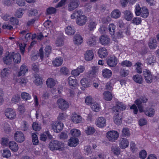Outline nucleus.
<instances>
[{"label": "nucleus", "mask_w": 159, "mask_h": 159, "mask_svg": "<svg viewBox=\"0 0 159 159\" xmlns=\"http://www.w3.org/2000/svg\"><path fill=\"white\" fill-rule=\"evenodd\" d=\"M49 148L52 151L55 150H62L63 144L57 140H52L49 143Z\"/></svg>", "instance_id": "obj_1"}, {"label": "nucleus", "mask_w": 159, "mask_h": 159, "mask_svg": "<svg viewBox=\"0 0 159 159\" xmlns=\"http://www.w3.org/2000/svg\"><path fill=\"white\" fill-rule=\"evenodd\" d=\"M106 136L109 141L114 142L117 139L119 136V134L116 131H110L107 133Z\"/></svg>", "instance_id": "obj_2"}, {"label": "nucleus", "mask_w": 159, "mask_h": 159, "mask_svg": "<svg viewBox=\"0 0 159 159\" xmlns=\"http://www.w3.org/2000/svg\"><path fill=\"white\" fill-rule=\"evenodd\" d=\"M57 104L59 108L62 110L67 109L69 106V103L65 100L59 98L57 101Z\"/></svg>", "instance_id": "obj_3"}, {"label": "nucleus", "mask_w": 159, "mask_h": 159, "mask_svg": "<svg viewBox=\"0 0 159 159\" xmlns=\"http://www.w3.org/2000/svg\"><path fill=\"white\" fill-rule=\"evenodd\" d=\"M52 129L57 133L60 132L63 128V124L61 122L52 121L51 124Z\"/></svg>", "instance_id": "obj_4"}, {"label": "nucleus", "mask_w": 159, "mask_h": 159, "mask_svg": "<svg viewBox=\"0 0 159 159\" xmlns=\"http://www.w3.org/2000/svg\"><path fill=\"white\" fill-rule=\"evenodd\" d=\"M126 106L122 103L118 102L116 103V106L113 107L112 108V113L115 114L116 113H119L120 111H123L125 109Z\"/></svg>", "instance_id": "obj_5"}, {"label": "nucleus", "mask_w": 159, "mask_h": 159, "mask_svg": "<svg viewBox=\"0 0 159 159\" xmlns=\"http://www.w3.org/2000/svg\"><path fill=\"white\" fill-rule=\"evenodd\" d=\"M95 124L99 128H103L106 125V119L103 117H99L96 119Z\"/></svg>", "instance_id": "obj_6"}, {"label": "nucleus", "mask_w": 159, "mask_h": 159, "mask_svg": "<svg viewBox=\"0 0 159 159\" xmlns=\"http://www.w3.org/2000/svg\"><path fill=\"white\" fill-rule=\"evenodd\" d=\"M88 20L86 16L84 15H79L76 20V23L79 25L82 26L84 25Z\"/></svg>", "instance_id": "obj_7"}, {"label": "nucleus", "mask_w": 159, "mask_h": 159, "mask_svg": "<svg viewBox=\"0 0 159 159\" xmlns=\"http://www.w3.org/2000/svg\"><path fill=\"white\" fill-rule=\"evenodd\" d=\"M117 58L114 56L109 57L107 60V64L111 67H114L117 63Z\"/></svg>", "instance_id": "obj_8"}, {"label": "nucleus", "mask_w": 159, "mask_h": 159, "mask_svg": "<svg viewBox=\"0 0 159 159\" xmlns=\"http://www.w3.org/2000/svg\"><path fill=\"white\" fill-rule=\"evenodd\" d=\"M80 4V2L77 0H71L68 5V9L72 11L76 8Z\"/></svg>", "instance_id": "obj_9"}, {"label": "nucleus", "mask_w": 159, "mask_h": 159, "mask_svg": "<svg viewBox=\"0 0 159 159\" xmlns=\"http://www.w3.org/2000/svg\"><path fill=\"white\" fill-rule=\"evenodd\" d=\"M13 52H7L3 60L5 64L7 65L10 64L13 61Z\"/></svg>", "instance_id": "obj_10"}, {"label": "nucleus", "mask_w": 159, "mask_h": 159, "mask_svg": "<svg viewBox=\"0 0 159 159\" xmlns=\"http://www.w3.org/2000/svg\"><path fill=\"white\" fill-rule=\"evenodd\" d=\"M5 115L8 119H14L16 116V113L11 108H7L5 111Z\"/></svg>", "instance_id": "obj_11"}, {"label": "nucleus", "mask_w": 159, "mask_h": 159, "mask_svg": "<svg viewBox=\"0 0 159 159\" xmlns=\"http://www.w3.org/2000/svg\"><path fill=\"white\" fill-rule=\"evenodd\" d=\"M14 139L17 142L19 143H22L25 140L24 135L20 131H17L15 133Z\"/></svg>", "instance_id": "obj_12"}, {"label": "nucleus", "mask_w": 159, "mask_h": 159, "mask_svg": "<svg viewBox=\"0 0 159 159\" xmlns=\"http://www.w3.org/2000/svg\"><path fill=\"white\" fill-rule=\"evenodd\" d=\"M85 69V68L84 66H80L76 69L72 70L71 72V74L74 76H77L80 73H83Z\"/></svg>", "instance_id": "obj_13"}, {"label": "nucleus", "mask_w": 159, "mask_h": 159, "mask_svg": "<svg viewBox=\"0 0 159 159\" xmlns=\"http://www.w3.org/2000/svg\"><path fill=\"white\" fill-rule=\"evenodd\" d=\"M99 41L102 45H107L110 43V39L107 35H102L100 37Z\"/></svg>", "instance_id": "obj_14"}, {"label": "nucleus", "mask_w": 159, "mask_h": 159, "mask_svg": "<svg viewBox=\"0 0 159 159\" xmlns=\"http://www.w3.org/2000/svg\"><path fill=\"white\" fill-rule=\"evenodd\" d=\"M129 142L128 140L124 138H121L119 141V146L121 149H125L128 146Z\"/></svg>", "instance_id": "obj_15"}, {"label": "nucleus", "mask_w": 159, "mask_h": 159, "mask_svg": "<svg viewBox=\"0 0 159 159\" xmlns=\"http://www.w3.org/2000/svg\"><path fill=\"white\" fill-rule=\"evenodd\" d=\"M83 39L81 35L76 34L73 38V41L75 44L77 45L80 44L83 42Z\"/></svg>", "instance_id": "obj_16"}, {"label": "nucleus", "mask_w": 159, "mask_h": 159, "mask_svg": "<svg viewBox=\"0 0 159 159\" xmlns=\"http://www.w3.org/2000/svg\"><path fill=\"white\" fill-rule=\"evenodd\" d=\"M99 56L101 58H104L106 57L108 54L106 49L105 48H100L98 52Z\"/></svg>", "instance_id": "obj_17"}, {"label": "nucleus", "mask_w": 159, "mask_h": 159, "mask_svg": "<svg viewBox=\"0 0 159 159\" xmlns=\"http://www.w3.org/2000/svg\"><path fill=\"white\" fill-rule=\"evenodd\" d=\"M94 54L91 50H87L84 54V57L86 60L90 61L93 58Z\"/></svg>", "instance_id": "obj_18"}, {"label": "nucleus", "mask_w": 159, "mask_h": 159, "mask_svg": "<svg viewBox=\"0 0 159 159\" xmlns=\"http://www.w3.org/2000/svg\"><path fill=\"white\" fill-rule=\"evenodd\" d=\"M28 71L27 67L24 64L22 65L20 67V71L18 73L17 76H20L24 75Z\"/></svg>", "instance_id": "obj_19"}, {"label": "nucleus", "mask_w": 159, "mask_h": 159, "mask_svg": "<svg viewBox=\"0 0 159 159\" xmlns=\"http://www.w3.org/2000/svg\"><path fill=\"white\" fill-rule=\"evenodd\" d=\"M98 71V69L97 67L95 66L92 67L91 70L87 72V76L89 77H94Z\"/></svg>", "instance_id": "obj_20"}, {"label": "nucleus", "mask_w": 159, "mask_h": 159, "mask_svg": "<svg viewBox=\"0 0 159 159\" xmlns=\"http://www.w3.org/2000/svg\"><path fill=\"white\" fill-rule=\"evenodd\" d=\"M111 71L107 69H103L102 70V75L105 78H109L112 75Z\"/></svg>", "instance_id": "obj_21"}, {"label": "nucleus", "mask_w": 159, "mask_h": 159, "mask_svg": "<svg viewBox=\"0 0 159 159\" xmlns=\"http://www.w3.org/2000/svg\"><path fill=\"white\" fill-rule=\"evenodd\" d=\"M124 18L128 21L131 20L133 17V15L131 11L129 10H126L124 11Z\"/></svg>", "instance_id": "obj_22"}, {"label": "nucleus", "mask_w": 159, "mask_h": 159, "mask_svg": "<svg viewBox=\"0 0 159 159\" xmlns=\"http://www.w3.org/2000/svg\"><path fill=\"white\" fill-rule=\"evenodd\" d=\"M39 56L40 57V58L42 60L43 57V52L42 48H40L39 50V54H36L31 56V60L33 61H35L38 59Z\"/></svg>", "instance_id": "obj_23"}, {"label": "nucleus", "mask_w": 159, "mask_h": 159, "mask_svg": "<svg viewBox=\"0 0 159 159\" xmlns=\"http://www.w3.org/2000/svg\"><path fill=\"white\" fill-rule=\"evenodd\" d=\"M114 114V115L113 117L114 122L117 125H120L122 123V121L121 116H119V113H116Z\"/></svg>", "instance_id": "obj_24"}, {"label": "nucleus", "mask_w": 159, "mask_h": 159, "mask_svg": "<svg viewBox=\"0 0 159 159\" xmlns=\"http://www.w3.org/2000/svg\"><path fill=\"white\" fill-rule=\"evenodd\" d=\"M9 147L10 149L14 152H16L18 150V144L14 141H11L9 143Z\"/></svg>", "instance_id": "obj_25"}, {"label": "nucleus", "mask_w": 159, "mask_h": 159, "mask_svg": "<svg viewBox=\"0 0 159 159\" xmlns=\"http://www.w3.org/2000/svg\"><path fill=\"white\" fill-rule=\"evenodd\" d=\"M56 83V81L54 79L50 78L46 81V84L48 87L51 88L53 87Z\"/></svg>", "instance_id": "obj_26"}, {"label": "nucleus", "mask_w": 159, "mask_h": 159, "mask_svg": "<svg viewBox=\"0 0 159 159\" xmlns=\"http://www.w3.org/2000/svg\"><path fill=\"white\" fill-rule=\"evenodd\" d=\"M81 117L76 114H73L71 117V120L75 123H78L81 121Z\"/></svg>", "instance_id": "obj_27"}, {"label": "nucleus", "mask_w": 159, "mask_h": 159, "mask_svg": "<svg viewBox=\"0 0 159 159\" xmlns=\"http://www.w3.org/2000/svg\"><path fill=\"white\" fill-rule=\"evenodd\" d=\"M148 45L151 49H155L157 46L156 39L153 38H151L149 40Z\"/></svg>", "instance_id": "obj_28"}, {"label": "nucleus", "mask_w": 159, "mask_h": 159, "mask_svg": "<svg viewBox=\"0 0 159 159\" xmlns=\"http://www.w3.org/2000/svg\"><path fill=\"white\" fill-rule=\"evenodd\" d=\"M13 61L15 63H18L20 62L21 56L20 54L18 53H15L13 52Z\"/></svg>", "instance_id": "obj_29"}, {"label": "nucleus", "mask_w": 159, "mask_h": 159, "mask_svg": "<svg viewBox=\"0 0 159 159\" xmlns=\"http://www.w3.org/2000/svg\"><path fill=\"white\" fill-rule=\"evenodd\" d=\"M79 141L78 139L77 138H71L69 141L68 145L70 146H75Z\"/></svg>", "instance_id": "obj_30"}, {"label": "nucleus", "mask_w": 159, "mask_h": 159, "mask_svg": "<svg viewBox=\"0 0 159 159\" xmlns=\"http://www.w3.org/2000/svg\"><path fill=\"white\" fill-rule=\"evenodd\" d=\"M63 59L61 58H56L52 61V64L55 66H59L62 63Z\"/></svg>", "instance_id": "obj_31"}, {"label": "nucleus", "mask_w": 159, "mask_h": 159, "mask_svg": "<svg viewBox=\"0 0 159 159\" xmlns=\"http://www.w3.org/2000/svg\"><path fill=\"white\" fill-rule=\"evenodd\" d=\"M75 30L73 27L68 26L66 29L65 32L68 35H73L75 32Z\"/></svg>", "instance_id": "obj_32"}, {"label": "nucleus", "mask_w": 159, "mask_h": 159, "mask_svg": "<svg viewBox=\"0 0 159 159\" xmlns=\"http://www.w3.org/2000/svg\"><path fill=\"white\" fill-rule=\"evenodd\" d=\"M70 133L73 137H78L81 134V132L78 129H74L71 130Z\"/></svg>", "instance_id": "obj_33"}, {"label": "nucleus", "mask_w": 159, "mask_h": 159, "mask_svg": "<svg viewBox=\"0 0 159 159\" xmlns=\"http://www.w3.org/2000/svg\"><path fill=\"white\" fill-rule=\"evenodd\" d=\"M133 79L134 81L136 83L139 84H141L143 82V79L142 76L139 75H134Z\"/></svg>", "instance_id": "obj_34"}, {"label": "nucleus", "mask_w": 159, "mask_h": 159, "mask_svg": "<svg viewBox=\"0 0 159 159\" xmlns=\"http://www.w3.org/2000/svg\"><path fill=\"white\" fill-rule=\"evenodd\" d=\"M140 15L141 17L145 18L148 16L149 15V12L146 7H142Z\"/></svg>", "instance_id": "obj_35"}, {"label": "nucleus", "mask_w": 159, "mask_h": 159, "mask_svg": "<svg viewBox=\"0 0 159 159\" xmlns=\"http://www.w3.org/2000/svg\"><path fill=\"white\" fill-rule=\"evenodd\" d=\"M68 82L70 86L74 87L76 84V80L73 76H70L68 78Z\"/></svg>", "instance_id": "obj_36"}, {"label": "nucleus", "mask_w": 159, "mask_h": 159, "mask_svg": "<svg viewBox=\"0 0 159 159\" xmlns=\"http://www.w3.org/2000/svg\"><path fill=\"white\" fill-rule=\"evenodd\" d=\"M82 85L84 87H87L89 86L90 82L89 80H88L86 78H83L80 81Z\"/></svg>", "instance_id": "obj_37"}, {"label": "nucleus", "mask_w": 159, "mask_h": 159, "mask_svg": "<svg viewBox=\"0 0 159 159\" xmlns=\"http://www.w3.org/2000/svg\"><path fill=\"white\" fill-rule=\"evenodd\" d=\"M103 95L104 99L107 101H110L112 98L111 93L108 91L105 92L103 94Z\"/></svg>", "instance_id": "obj_38"}, {"label": "nucleus", "mask_w": 159, "mask_h": 159, "mask_svg": "<svg viewBox=\"0 0 159 159\" xmlns=\"http://www.w3.org/2000/svg\"><path fill=\"white\" fill-rule=\"evenodd\" d=\"M111 151L114 154L118 155L120 153V148L116 145H114L112 146L111 148Z\"/></svg>", "instance_id": "obj_39"}, {"label": "nucleus", "mask_w": 159, "mask_h": 159, "mask_svg": "<svg viewBox=\"0 0 159 159\" xmlns=\"http://www.w3.org/2000/svg\"><path fill=\"white\" fill-rule=\"evenodd\" d=\"M96 43V39L94 37H92L89 38L87 41L88 45L90 47L95 45Z\"/></svg>", "instance_id": "obj_40"}, {"label": "nucleus", "mask_w": 159, "mask_h": 159, "mask_svg": "<svg viewBox=\"0 0 159 159\" xmlns=\"http://www.w3.org/2000/svg\"><path fill=\"white\" fill-rule=\"evenodd\" d=\"M135 103L137 106L140 112L143 111V107L142 104V102L140 99H137L135 102Z\"/></svg>", "instance_id": "obj_41"}, {"label": "nucleus", "mask_w": 159, "mask_h": 159, "mask_svg": "<svg viewBox=\"0 0 159 159\" xmlns=\"http://www.w3.org/2000/svg\"><path fill=\"white\" fill-rule=\"evenodd\" d=\"M120 12L119 10L117 9L114 10L112 12L111 16L113 18H117L120 16Z\"/></svg>", "instance_id": "obj_42"}, {"label": "nucleus", "mask_w": 159, "mask_h": 159, "mask_svg": "<svg viewBox=\"0 0 159 159\" xmlns=\"http://www.w3.org/2000/svg\"><path fill=\"white\" fill-rule=\"evenodd\" d=\"M91 107L92 109L95 111H98L100 108L99 105L96 102L92 103Z\"/></svg>", "instance_id": "obj_43"}, {"label": "nucleus", "mask_w": 159, "mask_h": 159, "mask_svg": "<svg viewBox=\"0 0 159 159\" xmlns=\"http://www.w3.org/2000/svg\"><path fill=\"white\" fill-rule=\"evenodd\" d=\"M21 98L25 101H28L30 100L31 97L30 95L28 93L26 92L22 93L21 94Z\"/></svg>", "instance_id": "obj_44"}, {"label": "nucleus", "mask_w": 159, "mask_h": 159, "mask_svg": "<svg viewBox=\"0 0 159 159\" xmlns=\"http://www.w3.org/2000/svg\"><path fill=\"white\" fill-rule=\"evenodd\" d=\"M83 11L81 10L75 11L71 16V18L72 19H74L76 17L77 18L79 15H82Z\"/></svg>", "instance_id": "obj_45"}, {"label": "nucleus", "mask_w": 159, "mask_h": 159, "mask_svg": "<svg viewBox=\"0 0 159 159\" xmlns=\"http://www.w3.org/2000/svg\"><path fill=\"white\" fill-rule=\"evenodd\" d=\"M116 28V26L114 24H111L109 25L108 30L109 33L111 35H113L114 34Z\"/></svg>", "instance_id": "obj_46"}, {"label": "nucleus", "mask_w": 159, "mask_h": 159, "mask_svg": "<svg viewBox=\"0 0 159 159\" xmlns=\"http://www.w3.org/2000/svg\"><path fill=\"white\" fill-rule=\"evenodd\" d=\"M95 131V129L94 128L90 126L88 127L85 130L86 134L88 135L93 134Z\"/></svg>", "instance_id": "obj_47"}, {"label": "nucleus", "mask_w": 159, "mask_h": 159, "mask_svg": "<svg viewBox=\"0 0 159 159\" xmlns=\"http://www.w3.org/2000/svg\"><path fill=\"white\" fill-rule=\"evenodd\" d=\"M155 113L154 110L153 109L150 108L145 111V114L149 117H152L153 116Z\"/></svg>", "instance_id": "obj_48"}, {"label": "nucleus", "mask_w": 159, "mask_h": 159, "mask_svg": "<svg viewBox=\"0 0 159 159\" xmlns=\"http://www.w3.org/2000/svg\"><path fill=\"white\" fill-rule=\"evenodd\" d=\"M10 71L8 69L5 68L2 71L1 75L3 77L7 76L10 73Z\"/></svg>", "instance_id": "obj_49"}, {"label": "nucleus", "mask_w": 159, "mask_h": 159, "mask_svg": "<svg viewBox=\"0 0 159 159\" xmlns=\"http://www.w3.org/2000/svg\"><path fill=\"white\" fill-rule=\"evenodd\" d=\"M122 135L124 137H128L130 135L129 129L127 128H124L122 131Z\"/></svg>", "instance_id": "obj_50"}, {"label": "nucleus", "mask_w": 159, "mask_h": 159, "mask_svg": "<svg viewBox=\"0 0 159 159\" xmlns=\"http://www.w3.org/2000/svg\"><path fill=\"white\" fill-rule=\"evenodd\" d=\"M34 82L38 86L41 85L43 84L42 79L38 76H36L35 77V79L34 81Z\"/></svg>", "instance_id": "obj_51"}, {"label": "nucleus", "mask_w": 159, "mask_h": 159, "mask_svg": "<svg viewBox=\"0 0 159 159\" xmlns=\"http://www.w3.org/2000/svg\"><path fill=\"white\" fill-rule=\"evenodd\" d=\"M56 11V9L52 7H50L48 8L46 11V14L48 15L53 14Z\"/></svg>", "instance_id": "obj_52"}, {"label": "nucleus", "mask_w": 159, "mask_h": 159, "mask_svg": "<svg viewBox=\"0 0 159 159\" xmlns=\"http://www.w3.org/2000/svg\"><path fill=\"white\" fill-rule=\"evenodd\" d=\"M20 99V95L18 94H16L13 96L11 101L12 103L16 104L18 103Z\"/></svg>", "instance_id": "obj_53"}, {"label": "nucleus", "mask_w": 159, "mask_h": 159, "mask_svg": "<svg viewBox=\"0 0 159 159\" xmlns=\"http://www.w3.org/2000/svg\"><path fill=\"white\" fill-rule=\"evenodd\" d=\"M2 156L3 157L8 158L11 156L10 151L9 150L6 149H4L2 153Z\"/></svg>", "instance_id": "obj_54"}, {"label": "nucleus", "mask_w": 159, "mask_h": 159, "mask_svg": "<svg viewBox=\"0 0 159 159\" xmlns=\"http://www.w3.org/2000/svg\"><path fill=\"white\" fill-rule=\"evenodd\" d=\"M24 11L22 9L20 8L17 10L15 12V16L18 18H20L22 17Z\"/></svg>", "instance_id": "obj_55"}, {"label": "nucleus", "mask_w": 159, "mask_h": 159, "mask_svg": "<svg viewBox=\"0 0 159 159\" xmlns=\"http://www.w3.org/2000/svg\"><path fill=\"white\" fill-rule=\"evenodd\" d=\"M32 141L34 145H37L39 143V140L37 135L34 133L32 134Z\"/></svg>", "instance_id": "obj_56"}, {"label": "nucleus", "mask_w": 159, "mask_h": 159, "mask_svg": "<svg viewBox=\"0 0 159 159\" xmlns=\"http://www.w3.org/2000/svg\"><path fill=\"white\" fill-rule=\"evenodd\" d=\"M97 24L94 21H90L89 24V29L90 31L92 30L95 27Z\"/></svg>", "instance_id": "obj_57"}, {"label": "nucleus", "mask_w": 159, "mask_h": 159, "mask_svg": "<svg viewBox=\"0 0 159 159\" xmlns=\"http://www.w3.org/2000/svg\"><path fill=\"white\" fill-rule=\"evenodd\" d=\"M10 21L11 24L13 25H18L19 22L18 20L14 17H12L10 18Z\"/></svg>", "instance_id": "obj_58"}, {"label": "nucleus", "mask_w": 159, "mask_h": 159, "mask_svg": "<svg viewBox=\"0 0 159 159\" xmlns=\"http://www.w3.org/2000/svg\"><path fill=\"white\" fill-rule=\"evenodd\" d=\"M32 127L33 129L36 131H39L41 129L40 125L36 122L33 123Z\"/></svg>", "instance_id": "obj_59"}, {"label": "nucleus", "mask_w": 159, "mask_h": 159, "mask_svg": "<svg viewBox=\"0 0 159 159\" xmlns=\"http://www.w3.org/2000/svg\"><path fill=\"white\" fill-rule=\"evenodd\" d=\"M129 71L128 70L124 69H121L120 71V75L123 77L127 76L129 74Z\"/></svg>", "instance_id": "obj_60"}, {"label": "nucleus", "mask_w": 159, "mask_h": 159, "mask_svg": "<svg viewBox=\"0 0 159 159\" xmlns=\"http://www.w3.org/2000/svg\"><path fill=\"white\" fill-rule=\"evenodd\" d=\"M121 66H123L128 67H131L132 65V63L128 61H122L121 63Z\"/></svg>", "instance_id": "obj_61"}, {"label": "nucleus", "mask_w": 159, "mask_h": 159, "mask_svg": "<svg viewBox=\"0 0 159 159\" xmlns=\"http://www.w3.org/2000/svg\"><path fill=\"white\" fill-rule=\"evenodd\" d=\"M142 9L141 8L139 4L136 5L135 8V13L137 16H139L140 15Z\"/></svg>", "instance_id": "obj_62"}, {"label": "nucleus", "mask_w": 159, "mask_h": 159, "mask_svg": "<svg viewBox=\"0 0 159 159\" xmlns=\"http://www.w3.org/2000/svg\"><path fill=\"white\" fill-rule=\"evenodd\" d=\"M23 122V124L21 126V129L24 131H27L28 129V125L26 121H24Z\"/></svg>", "instance_id": "obj_63"}, {"label": "nucleus", "mask_w": 159, "mask_h": 159, "mask_svg": "<svg viewBox=\"0 0 159 159\" xmlns=\"http://www.w3.org/2000/svg\"><path fill=\"white\" fill-rule=\"evenodd\" d=\"M18 81L19 84L22 86L25 85L27 82V80L24 78H20L18 80Z\"/></svg>", "instance_id": "obj_64"}]
</instances>
